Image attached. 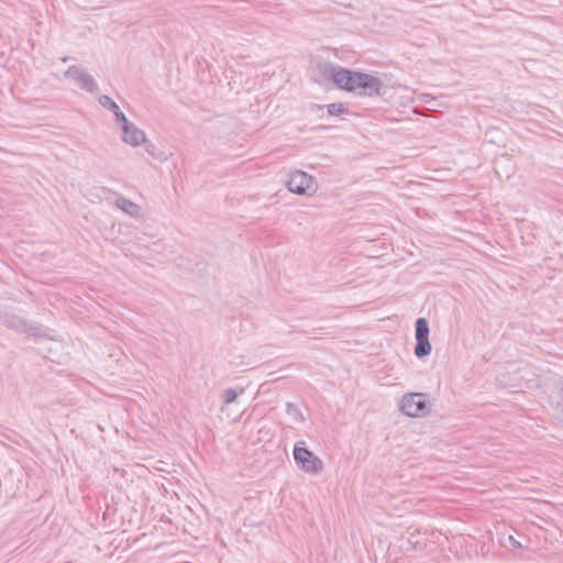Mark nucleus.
Masks as SVG:
<instances>
[{
    "label": "nucleus",
    "instance_id": "obj_2",
    "mask_svg": "<svg viewBox=\"0 0 563 563\" xmlns=\"http://www.w3.org/2000/svg\"><path fill=\"white\" fill-rule=\"evenodd\" d=\"M400 411L408 417H422L426 415V395L421 393L406 394L399 402Z\"/></svg>",
    "mask_w": 563,
    "mask_h": 563
},
{
    "label": "nucleus",
    "instance_id": "obj_18",
    "mask_svg": "<svg viewBox=\"0 0 563 563\" xmlns=\"http://www.w3.org/2000/svg\"><path fill=\"white\" fill-rule=\"evenodd\" d=\"M155 150H156V147H155L154 145H152V144H150V145H147V146H146V152H147L152 157H154V158H161V156H159V155H157V154L155 153Z\"/></svg>",
    "mask_w": 563,
    "mask_h": 563
},
{
    "label": "nucleus",
    "instance_id": "obj_5",
    "mask_svg": "<svg viewBox=\"0 0 563 563\" xmlns=\"http://www.w3.org/2000/svg\"><path fill=\"white\" fill-rule=\"evenodd\" d=\"M287 187L289 191L297 195H309L316 189L313 178L301 170H297L291 175L290 179L287 181Z\"/></svg>",
    "mask_w": 563,
    "mask_h": 563
},
{
    "label": "nucleus",
    "instance_id": "obj_13",
    "mask_svg": "<svg viewBox=\"0 0 563 563\" xmlns=\"http://www.w3.org/2000/svg\"><path fill=\"white\" fill-rule=\"evenodd\" d=\"M286 412L296 422H303V420H305L303 415L300 411V409L290 402H288L286 406Z\"/></svg>",
    "mask_w": 563,
    "mask_h": 563
},
{
    "label": "nucleus",
    "instance_id": "obj_6",
    "mask_svg": "<svg viewBox=\"0 0 563 563\" xmlns=\"http://www.w3.org/2000/svg\"><path fill=\"white\" fill-rule=\"evenodd\" d=\"M64 76L75 80L81 89L88 92H95L98 89V85L93 77L79 66H70L64 73Z\"/></svg>",
    "mask_w": 563,
    "mask_h": 563
},
{
    "label": "nucleus",
    "instance_id": "obj_1",
    "mask_svg": "<svg viewBox=\"0 0 563 563\" xmlns=\"http://www.w3.org/2000/svg\"><path fill=\"white\" fill-rule=\"evenodd\" d=\"M294 459L303 472L317 475L323 470V462L307 448L295 445Z\"/></svg>",
    "mask_w": 563,
    "mask_h": 563
},
{
    "label": "nucleus",
    "instance_id": "obj_12",
    "mask_svg": "<svg viewBox=\"0 0 563 563\" xmlns=\"http://www.w3.org/2000/svg\"><path fill=\"white\" fill-rule=\"evenodd\" d=\"M340 68L339 66H334L330 63H319L317 66H316V70L319 75V78L318 80H328V79H332V81L334 82V75L340 71Z\"/></svg>",
    "mask_w": 563,
    "mask_h": 563
},
{
    "label": "nucleus",
    "instance_id": "obj_9",
    "mask_svg": "<svg viewBox=\"0 0 563 563\" xmlns=\"http://www.w3.org/2000/svg\"><path fill=\"white\" fill-rule=\"evenodd\" d=\"M4 324L19 333H26L29 335H36L37 328L30 324L23 318L15 314H7L4 317Z\"/></svg>",
    "mask_w": 563,
    "mask_h": 563
},
{
    "label": "nucleus",
    "instance_id": "obj_20",
    "mask_svg": "<svg viewBox=\"0 0 563 563\" xmlns=\"http://www.w3.org/2000/svg\"><path fill=\"white\" fill-rule=\"evenodd\" d=\"M562 397H563V389H562Z\"/></svg>",
    "mask_w": 563,
    "mask_h": 563
},
{
    "label": "nucleus",
    "instance_id": "obj_15",
    "mask_svg": "<svg viewBox=\"0 0 563 563\" xmlns=\"http://www.w3.org/2000/svg\"><path fill=\"white\" fill-rule=\"evenodd\" d=\"M345 112H347V108L341 102H335L328 106V113L330 115H339Z\"/></svg>",
    "mask_w": 563,
    "mask_h": 563
},
{
    "label": "nucleus",
    "instance_id": "obj_8",
    "mask_svg": "<svg viewBox=\"0 0 563 563\" xmlns=\"http://www.w3.org/2000/svg\"><path fill=\"white\" fill-rule=\"evenodd\" d=\"M121 130L123 132V141L132 146H139L145 142V133L130 123L126 119L125 122H122Z\"/></svg>",
    "mask_w": 563,
    "mask_h": 563
},
{
    "label": "nucleus",
    "instance_id": "obj_7",
    "mask_svg": "<svg viewBox=\"0 0 563 563\" xmlns=\"http://www.w3.org/2000/svg\"><path fill=\"white\" fill-rule=\"evenodd\" d=\"M360 71H353L341 67L340 71L334 75V84L338 88L355 93L357 90V77H361Z\"/></svg>",
    "mask_w": 563,
    "mask_h": 563
},
{
    "label": "nucleus",
    "instance_id": "obj_10",
    "mask_svg": "<svg viewBox=\"0 0 563 563\" xmlns=\"http://www.w3.org/2000/svg\"><path fill=\"white\" fill-rule=\"evenodd\" d=\"M114 205L120 210H122L124 213H126L133 218H141V208L135 202H133L124 197H119L115 200Z\"/></svg>",
    "mask_w": 563,
    "mask_h": 563
},
{
    "label": "nucleus",
    "instance_id": "obj_16",
    "mask_svg": "<svg viewBox=\"0 0 563 563\" xmlns=\"http://www.w3.org/2000/svg\"><path fill=\"white\" fill-rule=\"evenodd\" d=\"M505 544L510 550H517V549H520L522 547L521 543L518 540H516L512 536H509L507 538V542Z\"/></svg>",
    "mask_w": 563,
    "mask_h": 563
},
{
    "label": "nucleus",
    "instance_id": "obj_11",
    "mask_svg": "<svg viewBox=\"0 0 563 563\" xmlns=\"http://www.w3.org/2000/svg\"><path fill=\"white\" fill-rule=\"evenodd\" d=\"M99 103L110 110L111 112H113L115 119L118 122L122 123V122H125V120L128 119L125 117V114L120 110L119 106L112 100L111 97L107 96V95H102L99 97Z\"/></svg>",
    "mask_w": 563,
    "mask_h": 563
},
{
    "label": "nucleus",
    "instance_id": "obj_17",
    "mask_svg": "<svg viewBox=\"0 0 563 563\" xmlns=\"http://www.w3.org/2000/svg\"><path fill=\"white\" fill-rule=\"evenodd\" d=\"M418 98L423 103H430L433 100V97L429 93H420Z\"/></svg>",
    "mask_w": 563,
    "mask_h": 563
},
{
    "label": "nucleus",
    "instance_id": "obj_4",
    "mask_svg": "<svg viewBox=\"0 0 563 563\" xmlns=\"http://www.w3.org/2000/svg\"><path fill=\"white\" fill-rule=\"evenodd\" d=\"M416 347L415 354L421 358L431 353L432 346L429 341V324L424 318H418L416 321Z\"/></svg>",
    "mask_w": 563,
    "mask_h": 563
},
{
    "label": "nucleus",
    "instance_id": "obj_19",
    "mask_svg": "<svg viewBox=\"0 0 563 563\" xmlns=\"http://www.w3.org/2000/svg\"><path fill=\"white\" fill-rule=\"evenodd\" d=\"M62 60L65 63V62L68 60V58L67 57H63Z\"/></svg>",
    "mask_w": 563,
    "mask_h": 563
},
{
    "label": "nucleus",
    "instance_id": "obj_3",
    "mask_svg": "<svg viewBox=\"0 0 563 563\" xmlns=\"http://www.w3.org/2000/svg\"><path fill=\"white\" fill-rule=\"evenodd\" d=\"M356 84L357 90L355 95L357 96L374 98L383 95V81L371 74L362 73L361 77H357Z\"/></svg>",
    "mask_w": 563,
    "mask_h": 563
},
{
    "label": "nucleus",
    "instance_id": "obj_14",
    "mask_svg": "<svg viewBox=\"0 0 563 563\" xmlns=\"http://www.w3.org/2000/svg\"><path fill=\"white\" fill-rule=\"evenodd\" d=\"M238 396L239 393L234 388H228L222 393L221 398L224 405H230L236 400Z\"/></svg>",
    "mask_w": 563,
    "mask_h": 563
}]
</instances>
